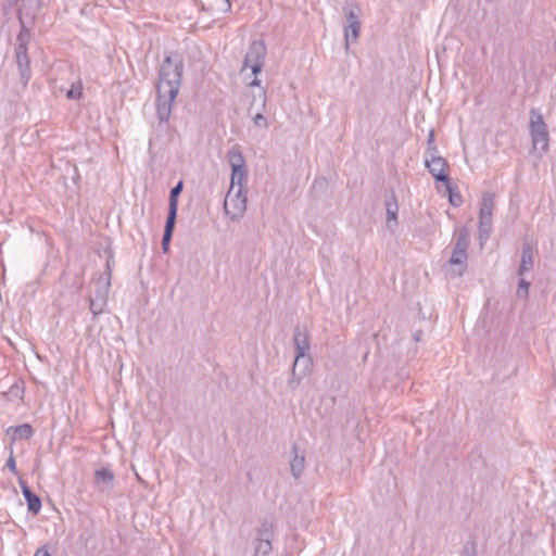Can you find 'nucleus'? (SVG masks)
I'll use <instances>...</instances> for the list:
<instances>
[{
    "mask_svg": "<svg viewBox=\"0 0 556 556\" xmlns=\"http://www.w3.org/2000/svg\"><path fill=\"white\" fill-rule=\"evenodd\" d=\"M184 59L179 52L165 54L159 68L156 85V114L160 126L168 122L182 80Z\"/></svg>",
    "mask_w": 556,
    "mask_h": 556,
    "instance_id": "obj_1",
    "label": "nucleus"
},
{
    "mask_svg": "<svg viewBox=\"0 0 556 556\" xmlns=\"http://www.w3.org/2000/svg\"><path fill=\"white\" fill-rule=\"evenodd\" d=\"M529 131L533 149L546 152L548 150L549 132L543 115L538 109L530 110Z\"/></svg>",
    "mask_w": 556,
    "mask_h": 556,
    "instance_id": "obj_2",
    "label": "nucleus"
},
{
    "mask_svg": "<svg viewBox=\"0 0 556 556\" xmlns=\"http://www.w3.org/2000/svg\"><path fill=\"white\" fill-rule=\"evenodd\" d=\"M494 208V194L484 192L479 210V241L482 244L490 237L492 230V213Z\"/></svg>",
    "mask_w": 556,
    "mask_h": 556,
    "instance_id": "obj_3",
    "label": "nucleus"
},
{
    "mask_svg": "<svg viewBox=\"0 0 556 556\" xmlns=\"http://www.w3.org/2000/svg\"><path fill=\"white\" fill-rule=\"evenodd\" d=\"M361 8L357 4H346L343 7V14L346 18V25L344 27V39L345 46L357 41L361 33Z\"/></svg>",
    "mask_w": 556,
    "mask_h": 556,
    "instance_id": "obj_4",
    "label": "nucleus"
},
{
    "mask_svg": "<svg viewBox=\"0 0 556 556\" xmlns=\"http://www.w3.org/2000/svg\"><path fill=\"white\" fill-rule=\"evenodd\" d=\"M224 208L232 220L240 218L247 210V195L243 189L229 188L225 198Z\"/></svg>",
    "mask_w": 556,
    "mask_h": 556,
    "instance_id": "obj_5",
    "label": "nucleus"
},
{
    "mask_svg": "<svg viewBox=\"0 0 556 556\" xmlns=\"http://www.w3.org/2000/svg\"><path fill=\"white\" fill-rule=\"evenodd\" d=\"M293 343L295 346V366H300V362L305 363L304 372H309L313 364L312 357L307 354L311 344L307 337V333H303L299 326L294 328L293 332Z\"/></svg>",
    "mask_w": 556,
    "mask_h": 556,
    "instance_id": "obj_6",
    "label": "nucleus"
},
{
    "mask_svg": "<svg viewBox=\"0 0 556 556\" xmlns=\"http://www.w3.org/2000/svg\"><path fill=\"white\" fill-rule=\"evenodd\" d=\"M425 166L437 182L448 184L450 176L446 170L450 165L444 157L430 153V157H425Z\"/></svg>",
    "mask_w": 556,
    "mask_h": 556,
    "instance_id": "obj_7",
    "label": "nucleus"
},
{
    "mask_svg": "<svg viewBox=\"0 0 556 556\" xmlns=\"http://www.w3.org/2000/svg\"><path fill=\"white\" fill-rule=\"evenodd\" d=\"M267 49L263 40H253L244 55L241 72L248 68L250 64H264Z\"/></svg>",
    "mask_w": 556,
    "mask_h": 556,
    "instance_id": "obj_8",
    "label": "nucleus"
},
{
    "mask_svg": "<svg viewBox=\"0 0 556 556\" xmlns=\"http://www.w3.org/2000/svg\"><path fill=\"white\" fill-rule=\"evenodd\" d=\"M384 206L387 211V227L393 231L397 226L399 203L393 188L384 194Z\"/></svg>",
    "mask_w": 556,
    "mask_h": 556,
    "instance_id": "obj_9",
    "label": "nucleus"
},
{
    "mask_svg": "<svg viewBox=\"0 0 556 556\" xmlns=\"http://www.w3.org/2000/svg\"><path fill=\"white\" fill-rule=\"evenodd\" d=\"M291 460H290V470L292 476L295 479H299L304 470L305 467V452L302 451L300 453L299 447L295 443L292 444L291 451Z\"/></svg>",
    "mask_w": 556,
    "mask_h": 556,
    "instance_id": "obj_10",
    "label": "nucleus"
},
{
    "mask_svg": "<svg viewBox=\"0 0 556 556\" xmlns=\"http://www.w3.org/2000/svg\"><path fill=\"white\" fill-rule=\"evenodd\" d=\"M533 264H534L533 248L528 241H525L522 243V252H521L520 265L518 268V276L522 277L527 271L531 270L533 268Z\"/></svg>",
    "mask_w": 556,
    "mask_h": 556,
    "instance_id": "obj_11",
    "label": "nucleus"
},
{
    "mask_svg": "<svg viewBox=\"0 0 556 556\" xmlns=\"http://www.w3.org/2000/svg\"><path fill=\"white\" fill-rule=\"evenodd\" d=\"M18 20L22 23L23 16L34 18L41 8V0H18L17 3Z\"/></svg>",
    "mask_w": 556,
    "mask_h": 556,
    "instance_id": "obj_12",
    "label": "nucleus"
},
{
    "mask_svg": "<svg viewBox=\"0 0 556 556\" xmlns=\"http://www.w3.org/2000/svg\"><path fill=\"white\" fill-rule=\"evenodd\" d=\"M94 483L100 486L101 491H105L113 488L114 473L109 468L98 469L94 473Z\"/></svg>",
    "mask_w": 556,
    "mask_h": 556,
    "instance_id": "obj_13",
    "label": "nucleus"
},
{
    "mask_svg": "<svg viewBox=\"0 0 556 556\" xmlns=\"http://www.w3.org/2000/svg\"><path fill=\"white\" fill-rule=\"evenodd\" d=\"M7 433L11 435L12 442L17 440H28L34 434V429L29 424L12 426L7 429Z\"/></svg>",
    "mask_w": 556,
    "mask_h": 556,
    "instance_id": "obj_14",
    "label": "nucleus"
},
{
    "mask_svg": "<svg viewBox=\"0 0 556 556\" xmlns=\"http://www.w3.org/2000/svg\"><path fill=\"white\" fill-rule=\"evenodd\" d=\"M227 160L231 167V169L237 168H247L245 160L241 151V147L239 144H235L228 152H227Z\"/></svg>",
    "mask_w": 556,
    "mask_h": 556,
    "instance_id": "obj_15",
    "label": "nucleus"
},
{
    "mask_svg": "<svg viewBox=\"0 0 556 556\" xmlns=\"http://www.w3.org/2000/svg\"><path fill=\"white\" fill-rule=\"evenodd\" d=\"M266 106V92L262 89L260 93V103L256 108V113L253 115L252 119L256 127L267 128L268 122L267 118L263 115L262 111L265 110Z\"/></svg>",
    "mask_w": 556,
    "mask_h": 556,
    "instance_id": "obj_16",
    "label": "nucleus"
},
{
    "mask_svg": "<svg viewBox=\"0 0 556 556\" xmlns=\"http://www.w3.org/2000/svg\"><path fill=\"white\" fill-rule=\"evenodd\" d=\"M467 258H468V253L467 252H460V251H457V250H453L452 251V255L448 260V264L451 266H457L458 269L456 271V275L457 276H463V274L465 273L466 268H467Z\"/></svg>",
    "mask_w": 556,
    "mask_h": 556,
    "instance_id": "obj_17",
    "label": "nucleus"
},
{
    "mask_svg": "<svg viewBox=\"0 0 556 556\" xmlns=\"http://www.w3.org/2000/svg\"><path fill=\"white\" fill-rule=\"evenodd\" d=\"M23 496L27 503L28 511L34 516L38 515L41 509V498L31 489L26 490Z\"/></svg>",
    "mask_w": 556,
    "mask_h": 556,
    "instance_id": "obj_18",
    "label": "nucleus"
},
{
    "mask_svg": "<svg viewBox=\"0 0 556 556\" xmlns=\"http://www.w3.org/2000/svg\"><path fill=\"white\" fill-rule=\"evenodd\" d=\"M16 63L20 68L21 80L26 86L31 76L28 54L16 55Z\"/></svg>",
    "mask_w": 556,
    "mask_h": 556,
    "instance_id": "obj_19",
    "label": "nucleus"
},
{
    "mask_svg": "<svg viewBox=\"0 0 556 556\" xmlns=\"http://www.w3.org/2000/svg\"><path fill=\"white\" fill-rule=\"evenodd\" d=\"M248 179V168L231 169L230 188L243 189Z\"/></svg>",
    "mask_w": 556,
    "mask_h": 556,
    "instance_id": "obj_20",
    "label": "nucleus"
},
{
    "mask_svg": "<svg viewBox=\"0 0 556 556\" xmlns=\"http://www.w3.org/2000/svg\"><path fill=\"white\" fill-rule=\"evenodd\" d=\"M22 29L17 35L16 55L27 54V45L29 40V31L26 29L24 22L21 23Z\"/></svg>",
    "mask_w": 556,
    "mask_h": 556,
    "instance_id": "obj_21",
    "label": "nucleus"
},
{
    "mask_svg": "<svg viewBox=\"0 0 556 556\" xmlns=\"http://www.w3.org/2000/svg\"><path fill=\"white\" fill-rule=\"evenodd\" d=\"M469 247V233L466 227L458 230L453 250L467 252Z\"/></svg>",
    "mask_w": 556,
    "mask_h": 556,
    "instance_id": "obj_22",
    "label": "nucleus"
},
{
    "mask_svg": "<svg viewBox=\"0 0 556 556\" xmlns=\"http://www.w3.org/2000/svg\"><path fill=\"white\" fill-rule=\"evenodd\" d=\"M273 536H274L273 522L266 519L261 523V527L257 531L256 541L271 542Z\"/></svg>",
    "mask_w": 556,
    "mask_h": 556,
    "instance_id": "obj_23",
    "label": "nucleus"
},
{
    "mask_svg": "<svg viewBox=\"0 0 556 556\" xmlns=\"http://www.w3.org/2000/svg\"><path fill=\"white\" fill-rule=\"evenodd\" d=\"M446 192L448 194V201L453 206H459L463 203V197L460 195L457 186H454L448 179V184H444Z\"/></svg>",
    "mask_w": 556,
    "mask_h": 556,
    "instance_id": "obj_24",
    "label": "nucleus"
},
{
    "mask_svg": "<svg viewBox=\"0 0 556 556\" xmlns=\"http://www.w3.org/2000/svg\"><path fill=\"white\" fill-rule=\"evenodd\" d=\"M299 370V366H295V362H293L292 369H291V378L288 381V386L291 390H295L302 378L306 376L308 372H304V369Z\"/></svg>",
    "mask_w": 556,
    "mask_h": 556,
    "instance_id": "obj_25",
    "label": "nucleus"
},
{
    "mask_svg": "<svg viewBox=\"0 0 556 556\" xmlns=\"http://www.w3.org/2000/svg\"><path fill=\"white\" fill-rule=\"evenodd\" d=\"M111 286H109L108 282H102V280L97 281V288L94 290V294L90 295L89 298L93 299H101L104 301H108L109 292H110Z\"/></svg>",
    "mask_w": 556,
    "mask_h": 556,
    "instance_id": "obj_26",
    "label": "nucleus"
},
{
    "mask_svg": "<svg viewBox=\"0 0 556 556\" xmlns=\"http://www.w3.org/2000/svg\"><path fill=\"white\" fill-rule=\"evenodd\" d=\"M184 189V181L179 180L169 191L168 204L178 205V198Z\"/></svg>",
    "mask_w": 556,
    "mask_h": 556,
    "instance_id": "obj_27",
    "label": "nucleus"
},
{
    "mask_svg": "<svg viewBox=\"0 0 556 556\" xmlns=\"http://www.w3.org/2000/svg\"><path fill=\"white\" fill-rule=\"evenodd\" d=\"M108 301L89 298V308L93 316H98L103 313Z\"/></svg>",
    "mask_w": 556,
    "mask_h": 556,
    "instance_id": "obj_28",
    "label": "nucleus"
},
{
    "mask_svg": "<svg viewBox=\"0 0 556 556\" xmlns=\"http://www.w3.org/2000/svg\"><path fill=\"white\" fill-rule=\"evenodd\" d=\"M271 542L256 541L255 556H267L271 552Z\"/></svg>",
    "mask_w": 556,
    "mask_h": 556,
    "instance_id": "obj_29",
    "label": "nucleus"
},
{
    "mask_svg": "<svg viewBox=\"0 0 556 556\" xmlns=\"http://www.w3.org/2000/svg\"><path fill=\"white\" fill-rule=\"evenodd\" d=\"M529 288H530V281L526 280L522 277H520V280H519V283H518V289H517V292H516V295L517 298L519 299H528L529 296Z\"/></svg>",
    "mask_w": 556,
    "mask_h": 556,
    "instance_id": "obj_30",
    "label": "nucleus"
},
{
    "mask_svg": "<svg viewBox=\"0 0 556 556\" xmlns=\"http://www.w3.org/2000/svg\"><path fill=\"white\" fill-rule=\"evenodd\" d=\"M430 153H434V155H438V147L434 142V130H432V129L428 134L427 151L425 153V157L426 156L430 157Z\"/></svg>",
    "mask_w": 556,
    "mask_h": 556,
    "instance_id": "obj_31",
    "label": "nucleus"
},
{
    "mask_svg": "<svg viewBox=\"0 0 556 556\" xmlns=\"http://www.w3.org/2000/svg\"><path fill=\"white\" fill-rule=\"evenodd\" d=\"M177 213H178V205H169L168 204V212L165 223L169 224H176L177 220Z\"/></svg>",
    "mask_w": 556,
    "mask_h": 556,
    "instance_id": "obj_32",
    "label": "nucleus"
},
{
    "mask_svg": "<svg viewBox=\"0 0 556 556\" xmlns=\"http://www.w3.org/2000/svg\"><path fill=\"white\" fill-rule=\"evenodd\" d=\"M462 556H477L476 554V545L473 542H467L463 546Z\"/></svg>",
    "mask_w": 556,
    "mask_h": 556,
    "instance_id": "obj_33",
    "label": "nucleus"
},
{
    "mask_svg": "<svg viewBox=\"0 0 556 556\" xmlns=\"http://www.w3.org/2000/svg\"><path fill=\"white\" fill-rule=\"evenodd\" d=\"M5 467L12 471L13 473H17V470H16V462H15V458L13 456V451L11 450V453H10V456L5 463Z\"/></svg>",
    "mask_w": 556,
    "mask_h": 556,
    "instance_id": "obj_34",
    "label": "nucleus"
},
{
    "mask_svg": "<svg viewBox=\"0 0 556 556\" xmlns=\"http://www.w3.org/2000/svg\"><path fill=\"white\" fill-rule=\"evenodd\" d=\"M173 237L170 236H164L163 235V238H162V242H161V247H162V251L164 253H167L169 251V245H170V241H172Z\"/></svg>",
    "mask_w": 556,
    "mask_h": 556,
    "instance_id": "obj_35",
    "label": "nucleus"
},
{
    "mask_svg": "<svg viewBox=\"0 0 556 556\" xmlns=\"http://www.w3.org/2000/svg\"><path fill=\"white\" fill-rule=\"evenodd\" d=\"M81 93H83V92H81V89H80V88H77V89H76V88H74V87H73L72 89H70V90L67 91V94H66V96H67V98H68V99H73V100H75V99L80 98V97H81Z\"/></svg>",
    "mask_w": 556,
    "mask_h": 556,
    "instance_id": "obj_36",
    "label": "nucleus"
},
{
    "mask_svg": "<svg viewBox=\"0 0 556 556\" xmlns=\"http://www.w3.org/2000/svg\"><path fill=\"white\" fill-rule=\"evenodd\" d=\"M111 279H112V269L105 268L103 275L100 276L98 280H102V282H108L109 286H111Z\"/></svg>",
    "mask_w": 556,
    "mask_h": 556,
    "instance_id": "obj_37",
    "label": "nucleus"
},
{
    "mask_svg": "<svg viewBox=\"0 0 556 556\" xmlns=\"http://www.w3.org/2000/svg\"><path fill=\"white\" fill-rule=\"evenodd\" d=\"M34 556H51L48 545H42L37 548Z\"/></svg>",
    "mask_w": 556,
    "mask_h": 556,
    "instance_id": "obj_38",
    "label": "nucleus"
},
{
    "mask_svg": "<svg viewBox=\"0 0 556 556\" xmlns=\"http://www.w3.org/2000/svg\"><path fill=\"white\" fill-rule=\"evenodd\" d=\"M175 226H176V224L165 223L163 235L173 237Z\"/></svg>",
    "mask_w": 556,
    "mask_h": 556,
    "instance_id": "obj_39",
    "label": "nucleus"
},
{
    "mask_svg": "<svg viewBox=\"0 0 556 556\" xmlns=\"http://www.w3.org/2000/svg\"><path fill=\"white\" fill-rule=\"evenodd\" d=\"M175 226H176V224L165 223L163 235L173 237Z\"/></svg>",
    "mask_w": 556,
    "mask_h": 556,
    "instance_id": "obj_40",
    "label": "nucleus"
},
{
    "mask_svg": "<svg viewBox=\"0 0 556 556\" xmlns=\"http://www.w3.org/2000/svg\"><path fill=\"white\" fill-rule=\"evenodd\" d=\"M263 66H264V64H250V65H248V67L251 68L252 75L254 77H257V75L262 72Z\"/></svg>",
    "mask_w": 556,
    "mask_h": 556,
    "instance_id": "obj_41",
    "label": "nucleus"
},
{
    "mask_svg": "<svg viewBox=\"0 0 556 556\" xmlns=\"http://www.w3.org/2000/svg\"><path fill=\"white\" fill-rule=\"evenodd\" d=\"M115 265V262H114V257L113 255L110 253V255L108 256L106 258V264H105V268L108 269H113V266Z\"/></svg>",
    "mask_w": 556,
    "mask_h": 556,
    "instance_id": "obj_42",
    "label": "nucleus"
},
{
    "mask_svg": "<svg viewBox=\"0 0 556 556\" xmlns=\"http://www.w3.org/2000/svg\"><path fill=\"white\" fill-rule=\"evenodd\" d=\"M18 484L21 486L22 494H24L26 490H30V488L28 486L26 481L24 479H22V478L18 479Z\"/></svg>",
    "mask_w": 556,
    "mask_h": 556,
    "instance_id": "obj_43",
    "label": "nucleus"
},
{
    "mask_svg": "<svg viewBox=\"0 0 556 556\" xmlns=\"http://www.w3.org/2000/svg\"><path fill=\"white\" fill-rule=\"evenodd\" d=\"M422 331L421 330H418L416 331L414 334H413V339L415 342H419L421 341V337H422Z\"/></svg>",
    "mask_w": 556,
    "mask_h": 556,
    "instance_id": "obj_44",
    "label": "nucleus"
},
{
    "mask_svg": "<svg viewBox=\"0 0 556 556\" xmlns=\"http://www.w3.org/2000/svg\"><path fill=\"white\" fill-rule=\"evenodd\" d=\"M255 106H256V98L254 97V98H253V101L251 102V104H250V106H249V109H248V113H249L250 115H252V114H253V111H254Z\"/></svg>",
    "mask_w": 556,
    "mask_h": 556,
    "instance_id": "obj_45",
    "label": "nucleus"
},
{
    "mask_svg": "<svg viewBox=\"0 0 556 556\" xmlns=\"http://www.w3.org/2000/svg\"><path fill=\"white\" fill-rule=\"evenodd\" d=\"M260 85L261 80L257 77H254V79L251 83H249V86L251 87H260Z\"/></svg>",
    "mask_w": 556,
    "mask_h": 556,
    "instance_id": "obj_46",
    "label": "nucleus"
},
{
    "mask_svg": "<svg viewBox=\"0 0 556 556\" xmlns=\"http://www.w3.org/2000/svg\"><path fill=\"white\" fill-rule=\"evenodd\" d=\"M224 2L226 4L225 11L226 12H230L231 11V2H230V0H224Z\"/></svg>",
    "mask_w": 556,
    "mask_h": 556,
    "instance_id": "obj_47",
    "label": "nucleus"
},
{
    "mask_svg": "<svg viewBox=\"0 0 556 556\" xmlns=\"http://www.w3.org/2000/svg\"><path fill=\"white\" fill-rule=\"evenodd\" d=\"M11 5H17L18 0H7Z\"/></svg>",
    "mask_w": 556,
    "mask_h": 556,
    "instance_id": "obj_48",
    "label": "nucleus"
},
{
    "mask_svg": "<svg viewBox=\"0 0 556 556\" xmlns=\"http://www.w3.org/2000/svg\"><path fill=\"white\" fill-rule=\"evenodd\" d=\"M305 368V363H303L302 361L300 362V366H299V369H304Z\"/></svg>",
    "mask_w": 556,
    "mask_h": 556,
    "instance_id": "obj_49",
    "label": "nucleus"
},
{
    "mask_svg": "<svg viewBox=\"0 0 556 556\" xmlns=\"http://www.w3.org/2000/svg\"><path fill=\"white\" fill-rule=\"evenodd\" d=\"M74 173H75V175L77 176V178H79V175H78V173H77V168H76V167H74Z\"/></svg>",
    "mask_w": 556,
    "mask_h": 556,
    "instance_id": "obj_50",
    "label": "nucleus"
}]
</instances>
